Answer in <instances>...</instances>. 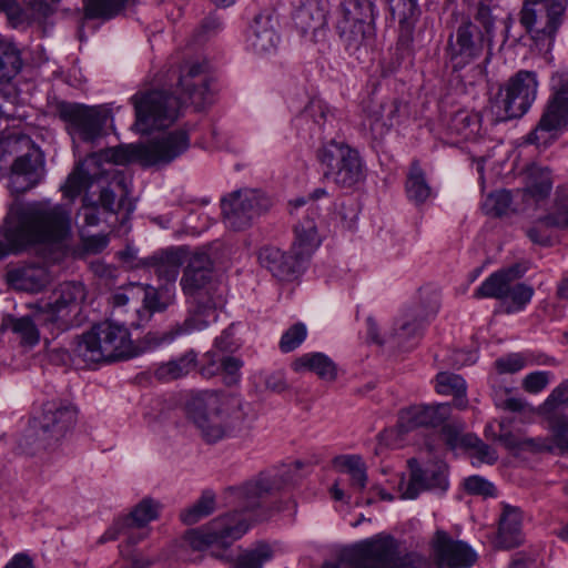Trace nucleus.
Segmentation results:
<instances>
[{
  "label": "nucleus",
  "mask_w": 568,
  "mask_h": 568,
  "mask_svg": "<svg viewBox=\"0 0 568 568\" xmlns=\"http://www.w3.org/2000/svg\"><path fill=\"white\" fill-rule=\"evenodd\" d=\"M244 513V509L227 513L210 523L219 544L227 545L240 539L248 530L250 523L258 520L257 516H246Z\"/></svg>",
  "instance_id": "29"
},
{
  "label": "nucleus",
  "mask_w": 568,
  "mask_h": 568,
  "mask_svg": "<svg viewBox=\"0 0 568 568\" xmlns=\"http://www.w3.org/2000/svg\"><path fill=\"white\" fill-rule=\"evenodd\" d=\"M406 193L416 204L424 203L432 194L425 173L417 161L410 164L406 181Z\"/></svg>",
  "instance_id": "43"
},
{
  "label": "nucleus",
  "mask_w": 568,
  "mask_h": 568,
  "mask_svg": "<svg viewBox=\"0 0 568 568\" xmlns=\"http://www.w3.org/2000/svg\"><path fill=\"white\" fill-rule=\"evenodd\" d=\"M209 64L203 57L187 58L183 57V65L180 68V83L195 82L199 79H205L211 82L207 73Z\"/></svg>",
  "instance_id": "50"
},
{
  "label": "nucleus",
  "mask_w": 568,
  "mask_h": 568,
  "mask_svg": "<svg viewBox=\"0 0 568 568\" xmlns=\"http://www.w3.org/2000/svg\"><path fill=\"white\" fill-rule=\"evenodd\" d=\"M214 90L211 82L199 79L195 82L180 83V116L182 113H197L214 103Z\"/></svg>",
  "instance_id": "27"
},
{
  "label": "nucleus",
  "mask_w": 568,
  "mask_h": 568,
  "mask_svg": "<svg viewBox=\"0 0 568 568\" xmlns=\"http://www.w3.org/2000/svg\"><path fill=\"white\" fill-rule=\"evenodd\" d=\"M433 548L439 568H468L477 559L476 552L466 542L453 540L444 531L436 532Z\"/></svg>",
  "instance_id": "19"
},
{
  "label": "nucleus",
  "mask_w": 568,
  "mask_h": 568,
  "mask_svg": "<svg viewBox=\"0 0 568 568\" xmlns=\"http://www.w3.org/2000/svg\"><path fill=\"white\" fill-rule=\"evenodd\" d=\"M74 354L88 364L109 363L133 356L134 345L124 324L106 320L80 337Z\"/></svg>",
  "instance_id": "5"
},
{
  "label": "nucleus",
  "mask_w": 568,
  "mask_h": 568,
  "mask_svg": "<svg viewBox=\"0 0 568 568\" xmlns=\"http://www.w3.org/2000/svg\"><path fill=\"white\" fill-rule=\"evenodd\" d=\"M180 260L185 263L183 291L191 294L201 290L210 281L213 271V262L209 254L202 250L190 252L186 247L180 246Z\"/></svg>",
  "instance_id": "22"
},
{
  "label": "nucleus",
  "mask_w": 568,
  "mask_h": 568,
  "mask_svg": "<svg viewBox=\"0 0 568 568\" xmlns=\"http://www.w3.org/2000/svg\"><path fill=\"white\" fill-rule=\"evenodd\" d=\"M216 507L215 494L211 490H205L201 497L182 515V520L186 525H193L210 516Z\"/></svg>",
  "instance_id": "45"
},
{
  "label": "nucleus",
  "mask_w": 568,
  "mask_h": 568,
  "mask_svg": "<svg viewBox=\"0 0 568 568\" xmlns=\"http://www.w3.org/2000/svg\"><path fill=\"white\" fill-rule=\"evenodd\" d=\"M222 19L215 13H210L202 20L201 24L195 30L194 36L202 41L213 36H216L219 32L222 31Z\"/></svg>",
  "instance_id": "59"
},
{
  "label": "nucleus",
  "mask_w": 568,
  "mask_h": 568,
  "mask_svg": "<svg viewBox=\"0 0 568 568\" xmlns=\"http://www.w3.org/2000/svg\"><path fill=\"white\" fill-rule=\"evenodd\" d=\"M286 485L285 471L265 470L240 486L229 487L225 495L231 500L239 503L245 511L261 510L255 516L262 519L267 500Z\"/></svg>",
  "instance_id": "11"
},
{
  "label": "nucleus",
  "mask_w": 568,
  "mask_h": 568,
  "mask_svg": "<svg viewBox=\"0 0 568 568\" xmlns=\"http://www.w3.org/2000/svg\"><path fill=\"white\" fill-rule=\"evenodd\" d=\"M207 204L204 199L194 201L184 200L180 203V211L185 215L183 216V232L189 234H199L207 227L206 217L202 210Z\"/></svg>",
  "instance_id": "41"
},
{
  "label": "nucleus",
  "mask_w": 568,
  "mask_h": 568,
  "mask_svg": "<svg viewBox=\"0 0 568 568\" xmlns=\"http://www.w3.org/2000/svg\"><path fill=\"white\" fill-rule=\"evenodd\" d=\"M186 422L207 445L235 438L252 427L240 396L223 390L191 393L183 405Z\"/></svg>",
  "instance_id": "3"
},
{
  "label": "nucleus",
  "mask_w": 568,
  "mask_h": 568,
  "mask_svg": "<svg viewBox=\"0 0 568 568\" xmlns=\"http://www.w3.org/2000/svg\"><path fill=\"white\" fill-rule=\"evenodd\" d=\"M450 129L465 140L481 135V115L478 112L460 110L450 120Z\"/></svg>",
  "instance_id": "42"
},
{
  "label": "nucleus",
  "mask_w": 568,
  "mask_h": 568,
  "mask_svg": "<svg viewBox=\"0 0 568 568\" xmlns=\"http://www.w3.org/2000/svg\"><path fill=\"white\" fill-rule=\"evenodd\" d=\"M568 124V81L547 103L545 111L528 136L530 143L546 146L556 133Z\"/></svg>",
  "instance_id": "16"
},
{
  "label": "nucleus",
  "mask_w": 568,
  "mask_h": 568,
  "mask_svg": "<svg viewBox=\"0 0 568 568\" xmlns=\"http://www.w3.org/2000/svg\"><path fill=\"white\" fill-rule=\"evenodd\" d=\"M537 77L531 71H519L501 87L493 101L491 111L496 121L523 116L537 94Z\"/></svg>",
  "instance_id": "10"
},
{
  "label": "nucleus",
  "mask_w": 568,
  "mask_h": 568,
  "mask_svg": "<svg viewBox=\"0 0 568 568\" xmlns=\"http://www.w3.org/2000/svg\"><path fill=\"white\" fill-rule=\"evenodd\" d=\"M160 504L151 498L142 499L131 513L122 518L116 519L113 525L108 528L99 538V544L115 540L121 534H129L131 528H143L150 521L158 518Z\"/></svg>",
  "instance_id": "23"
},
{
  "label": "nucleus",
  "mask_w": 568,
  "mask_h": 568,
  "mask_svg": "<svg viewBox=\"0 0 568 568\" xmlns=\"http://www.w3.org/2000/svg\"><path fill=\"white\" fill-rule=\"evenodd\" d=\"M215 308L212 303H201L190 311L183 326H180V333L182 331L190 333L195 329H202L209 324L211 318L215 320Z\"/></svg>",
  "instance_id": "48"
},
{
  "label": "nucleus",
  "mask_w": 568,
  "mask_h": 568,
  "mask_svg": "<svg viewBox=\"0 0 568 568\" xmlns=\"http://www.w3.org/2000/svg\"><path fill=\"white\" fill-rule=\"evenodd\" d=\"M72 232V214L67 204L51 200L14 202L9 206L0 240V258L20 251L59 248Z\"/></svg>",
  "instance_id": "2"
},
{
  "label": "nucleus",
  "mask_w": 568,
  "mask_h": 568,
  "mask_svg": "<svg viewBox=\"0 0 568 568\" xmlns=\"http://www.w3.org/2000/svg\"><path fill=\"white\" fill-rule=\"evenodd\" d=\"M564 13H555L554 10L544 7L524 6L520 17L521 24L531 33L536 43L549 49L555 34L561 23Z\"/></svg>",
  "instance_id": "18"
},
{
  "label": "nucleus",
  "mask_w": 568,
  "mask_h": 568,
  "mask_svg": "<svg viewBox=\"0 0 568 568\" xmlns=\"http://www.w3.org/2000/svg\"><path fill=\"white\" fill-rule=\"evenodd\" d=\"M422 331V322L406 316L396 324L394 337L397 338L398 345L406 344L409 339L417 337Z\"/></svg>",
  "instance_id": "54"
},
{
  "label": "nucleus",
  "mask_w": 568,
  "mask_h": 568,
  "mask_svg": "<svg viewBox=\"0 0 568 568\" xmlns=\"http://www.w3.org/2000/svg\"><path fill=\"white\" fill-rule=\"evenodd\" d=\"M307 329L302 323L292 325L281 337L280 348L284 353H288L297 348L306 338Z\"/></svg>",
  "instance_id": "53"
},
{
  "label": "nucleus",
  "mask_w": 568,
  "mask_h": 568,
  "mask_svg": "<svg viewBox=\"0 0 568 568\" xmlns=\"http://www.w3.org/2000/svg\"><path fill=\"white\" fill-rule=\"evenodd\" d=\"M219 544L213 536V529L210 525L205 530L190 529L183 536V546H189L194 550H201L210 545Z\"/></svg>",
  "instance_id": "52"
},
{
  "label": "nucleus",
  "mask_w": 568,
  "mask_h": 568,
  "mask_svg": "<svg viewBox=\"0 0 568 568\" xmlns=\"http://www.w3.org/2000/svg\"><path fill=\"white\" fill-rule=\"evenodd\" d=\"M468 446L474 448L473 458L477 463H485L491 465L498 458L497 453L493 448H490L488 445H486L476 437H473L471 445Z\"/></svg>",
  "instance_id": "61"
},
{
  "label": "nucleus",
  "mask_w": 568,
  "mask_h": 568,
  "mask_svg": "<svg viewBox=\"0 0 568 568\" xmlns=\"http://www.w3.org/2000/svg\"><path fill=\"white\" fill-rule=\"evenodd\" d=\"M552 190V179L547 168L532 164L527 168L525 186L517 189V197L529 211H537L548 199Z\"/></svg>",
  "instance_id": "21"
},
{
  "label": "nucleus",
  "mask_w": 568,
  "mask_h": 568,
  "mask_svg": "<svg viewBox=\"0 0 568 568\" xmlns=\"http://www.w3.org/2000/svg\"><path fill=\"white\" fill-rule=\"evenodd\" d=\"M526 366V358L518 353L508 354L495 361L499 374H515Z\"/></svg>",
  "instance_id": "57"
},
{
  "label": "nucleus",
  "mask_w": 568,
  "mask_h": 568,
  "mask_svg": "<svg viewBox=\"0 0 568 568\" xmlns=\"http://www.w3.org/2000/svg\"><path fill=\"white\" fill-rule=\"evenodd\" d=\"M403 108L397 100L369 98L363 106V125L374 139H382L398 123Z\"/></svg>",
  "instance_id": "17"
},
{
  "label": "nucleus",
  "mask_w": 568,
  "mask_h": 568,
  "mask_svg": "<svg viewBox=\"0 0 568 568\" xmlns=\"http://www.w3.org/2000/svg\"><path fill=\"white\" fill-rule=\"evenodd\" d=\"M550 382V373L538 371L528 374L523 381V387L530 394L541 392Z\"/></svg>",
  "instance_id": "60"
},
{
  "label": "nucleus",
  "mask_w": 568,
  "mask_h": 568,
  "mask_svg": "<svg viewBox=\"0 0 568 568\" xmlns=\"http://www.w3.org/2000/svg\"><path fill=\"white\" fill-rule=\"evenodd\" d=\"M243 365V361L239 357L220 355L215 351H209L205 354V364L201 367V374L204 377L220 375L226 386H233L241 381Z\"/></svg>",
  "instance_id": "26"
},
{
  "label": "nucleus",
  "mask_w": 568,
  "mask_h": 568,
  "mask_svg": "<svg viewBox=\"0 0 568 568\" xmlns=\"http://www.w3.org/2000/svg\"><path fill=\"white\" fill-rule=\"evenodd\" d=\"M272 557L271 547L266 544H258L239 556L235 568H263V565Z\"/></svg>",
  "instance_id": "49"
},
{
  "label": "nucleus",
  "mask_w": 568,
  "mask_h": 568,
  "mask_svg": "<svg viewBox=\"0 0 568 568\" xmlns=\"http://www.w3.org/2000/svg\"><path fill=\"white\" fill-rule=\"evenodd\" d=\"M40 324L36 316L33 320L28 316L11 320V329L20 338L21 344L27 346H34L39 342V332L37 324ZM44 325L43 323H41Z\"/></svg>",
  "instance_id": "51"
},
{
  "label": "nucleus",
  "mask_w": 568,
  "mask_h": 568,
  "mask_svg": "<svg viewBox=\"0 0 568 568\" xmlns=\"http://www.w3.org/2000/svg\"><path fill=\"white\" fill-rule=\"evenodd\" d=\"M138 265L153 270L159 277L174 281L178 268V254L174 250H164L140 260Z\"/></svg>",
  "instance_id": "40"
},
{
  "label": "nucleus",
  "mask_w": 568,
  "mask_h": 568,
  "mask_svg": "<svg viewBox=\"0 0 568 568\" xmlns=\"http://www.w3.org/2000/svg\"><path fill=\"white\" fill-rule=\"evenodd\" d=\"M239 347L234 339L233 332L229 328L221 333L214 341V346L211 351H215L220 355H227Z\"/></svg>",
  "instance_id": "62"
},
{
  "label": "nucleus",
  "mask_w": 568,
  "mask_h": 568,
  "mask_svg": "<svg viewBox=\"0 0 568 568\" xmlns=\"http://www.w3.org/2000/svg\"><path fill=\"white\" fill-rule=\"evenodd\" d=\"M521 542V513L516 507L505 505L499 517L498 532L494 544L497 548L510 549Z\"/></svg>",
  "instance_id": "32"
},
{
  "label": "nucleus",
  "mask_w": 568,
  "mask_h": 568,
  "mask_svg": "<svg viewBox=\"0 0 568 568\" xmlns=\"http://www.w3.org/2000/svg\"><path fill=\"white\" fill-rule=\"evenodd\" d=\"M450 415L449 404L412 405L398 413L397 425L379 434V439L386 446H400L404 436L420 427H437Z\"/></svg>",
  "instance_id": "13"
},
{
  "label": "nucleus",
  "mask_w": 568,
  "mask_h": 568,
  "mask_svg": "<svg viewBox=\"0 0 568 568\" xmlns=\"http://www.w3.org/2000/svg\"><path fill=\"white\" fill-rule=\"evenodd\" d=\"M565 406H568V379L555 387L542 404L544 410L548 413Z\"/></svg>",
  "instance_id": "58"
},
{
  "label": "nucleus",
  "mask_w": 568,
  "mask_h": 568,
  "mask_svg": "<svg viewBox=\"0 0 568 568\" xmlns=\"http://www.w3.org/2000/svg\"><path fill=\"white\" fill-rule=\"evenodd\" d=\"M349 568H428L417 555L394 560V541L389 537H375L356 545L344 558Z\"/></svg>",
  "instance_id": "9"
},
{
  "label": "nucleus",
  "mask_w": 568,
  "mask_h": 568,
  "mask_svg": "<svg viewBox=\"0 0 568 568\" xmlns=\"http://www.w3.org/2000/svg\"><path fill=\"white\" fill-rule=\"evenodd\" d=\"M549 227H568V203L559 196L556 197L554 212L539 219L534 226L528 229L527 236L535 244L548 246L551 244V236L547 232Z\"/></svg>",
  "instance_id": "30"
},
{
  "label": "nucleus",
  "mask_w": 568,
  "mask_h": 568,
  "mask_svg": "<svg viewBox=\"0 0 568 568\" xmlns=\"http://www.w3.org/2000/svg\"><path fill=\"white\" fill-rule=\"evenodd\" d=\"M272 205L270 197L255 189H241L223 197L221 202L225 225L233 231L248 229Z\"/></svg>",
  "instance_id": "12"
},
{
  "label": "nucleus",
  "mask_w": 568,
  "mask_h": 568,
  "mask_svg": "<svg viewBox=\"0 0 568 568\" xmlns=\"http://www.w3.org/2000/svg\"><path fill=\"white\" fill-rule=\"evenodd\" d=\"M483 211L490 216H505L513 213L529 212L524 207L520 197H517V190H499L487 195L483 202Z\"/></svg>",
  "instance_id": "35"
},
{
  "label": "nucleus",
  "mask_w": 568,
  "mask_h": 568,
  "mask_svg": "<svg viewBox=\"0 0 568 568\" xmlns=\"http://www.w3.org/2000/svg\"><path fill=\"white\" fill-rule=\"evenodd\" d=\"M57 112L67 124L73 140L94 142L103 135V129L111 112L103 105L88 106L79 103L61 102Z\"/></svg>",
  "instance_id": "14"
},
{
  "label": "nucleus",
  "mask_w": 568,
  "mask_h": 568,
  "mask_svg": "<svg viewBox=\"0 0 568 568\" xmlns=\"http://www.w3.org/2000/svg\"><path fill=\"white\" fill-rule=\"evenodd\" d=\"M435 389L439 395L454 396V406L458 409L467 407L466 383L462 376L440 372L435 377Z\"/></svg>",
  "instance_id": "37"
},
{
  "label": "nucleus",
  "mask_w": 568,
  "mask_h": 568,
  "mask_svg": "<svg viewBox=\"0 0 568 568\" xmlns=\"http://www.w3.org/2000/svg\"><path fill=\"white\" fill-rule=\"evenodd\" d=\"M534 293L532 286L515 282L507 292V301L503 302L505 312L511 314L523 311L530 303Z\"/></svg>",
  "instance_id": "47"
},
{
  "label": "nucleus",
  "mask_w": 568,
  "mask_h": 568,
  "mask_svg": "<svg viewBox=\"0 0 568 568\" xmlns=\"http://www.w3.org/2000/svg\"><path fill=\"white\" fill-rule=\"evenodd\" d=\"M175 406L170 405L168 408H162L152 423V430L159 436H165L169 428L173 429L175 426Z\"/></svg>",
  "instance_id": "56"
},
{
  "label": "nucleus",
  "mask_w": 568,
  "mask_h": 568,
  "mask_svg": "<svg viewBox=\"0 0 568 568\" xmlns=\"http://www.w3.org/2000/svg\"><path fill=\"white\" fill-rule=\"evenodd\" d=\"M393 18L400 24L399 41L409 43L412 40L413 24L410 19L418 13L417 0H385Z\"/></svg>",
  "instance_id": "38"
},
{
  "label": "nucleus",
  "mask_w": 568,
  "mask_h": 568,
  "mask_svg": "<svg viewBox=\"0 0 568 568\" xmlns=\"http://www.w3.org/2000/svg\"><path fill=\"white\" fill-rule=\"evenodd\" d=\"M296 373L312 372L325 382H335L337 378L336 364L323 353L303 354L292 363Z\"/></svg>",
  "instance_id": "33"
},
{
  "label": "nucleus",
  "mask_w": 568,
  "mask_h": 568,
  "mask_svg": "<svg viewBox=\"0 0 568 568\" xmlns=\"http://www.w3.org/2000/svg\"><path fill=\"white\" fill-rule=\"evenodd\" d=\"M507 449H519L531 453H540V437H527L520 434L507 432L500 423V434L496 438Z\"/></svg>",
  "instance_id": "46"
},
{
  "label": "nucleus",
  "mask_w": 568,
  "mask_h": 568,
  "mask_svg": "<svg viewBox=\"0 0 568 568\" xmlns=\"http://www.w3.org/2000/svg\"><path fill=\"white\" fill-rule=\"evenodd\" d=\"M292 204L298 217L294 226L295 239L292 244L294 256L287 255L276 247H263L258 253L261 266L282 281L294 277L300 263L311 256L321 242L315 225L317 207L314 203L312 202L307 207H304L307 202L304 199H298Z\"/></svg>",
  "instance_id": "4"
},
{
  "label": "nucleus",
  "mask_w": 568,
  "mask_h": 568,
  "mask_svg": "<svg viewBox=\"0 0 568 568\" xmlns=\"http://www.w3.org/2000/svg\"><path fill=\"white\" fill-rule=\"evenodd\" d=\"M19 50L4 39H0V83L8 82L21 70Z\"/></svg>",
  "instance_id": "44"
},
{
  "label": "nucleus",
  "mask_w": 568,
  "mask_h": 568,
  "mask_svg": "<svg viewBox=\"0 0 568 568\" xmlns=\"http://www.w3.org/2000/svg\"><path fill=\"white\" fill-rule=\"evenodd\" d=\"M465 489L470 494L490 496L494 494V486L479 476H470L465 480Z\"/></svg>",
  "instance_id": "63"
},
{
  "label": "nucleus",
  "mask_w": 568,
  "mask_h": 568,
  "mask_svg": "<svg viewBox=\"0 0 568 568\" xmlns=\"http://www.w3.org/2000/svg\"><path fill=\"white\" fill-rule=\"evenodd\" d=\"M333 466L341 473H345L351 478V485L362 491L367 484V468L358 455H339L333 459Z\"/></svg>",
  "instance_id": "39"
},
{
  "label": "nucleus",
  "mask_w": 568,
  "mask_h": 568,
  "mask_svg": "<svg viewBox=\"0 0 568 568\" xmlns=\"http://www.w3.org/2000/svg\"><path fill=\"white\" fill-rule=\"evenodd\" d=\"M410 479L404 486L400 485L402 498L414 499L424 489L440 488L447 486L444 465L436 466L435 469H422L416 459H409Z\"/></svg>",
  "instance_id": "24"
},
{
  "label": "nucleus",
  "mask_w": 568,
  "mask_h": 568,
  "mask_svg": "<svg viewBox=\"0 0 568 568\" xmlns=\"http://www.w3.org/2000/svg\"><path fill=\"white\" fill-rule=\"evenodd\" d=\"M317 160L326 180L338 187H352L364 180L358 152L344 142L331 140L317 151Z\"/></svg>",
  "instance_id": "8"
},
{
  "label": "nucleus",
  "mask_w": 568,
  "mask_h": 568,
  "mask_svg": "<svg viewBox=\"0 0 568 568\" xmlns=\"http://www.w3.org/2000/svg\"><path fill=\"white\" fill-rule=\"evenodd\" d=\"M336 31L344 49L355 54L375 36L374 4L371 0H344Z\"/></svg>",
  "instance_id": "6"
},
{
  "label": "nucleus",
  "mask_w": 568,
  "mask_h": 568,
  "mask_svg": "<svg viewBox=\"0 0 568 568\" xmlns=\"http://www.w3.org/2000/svg\"><path fill=\"white\" fill-rule=\"evenodd\" d=\"M84 300L85 290L81 283H62L53 291L50 302L36 305V320L64 329L69 326L70 314L78 311Z\"/></svg>",
  "instance_id": "15"
},
{
  "label": "nucleus",
  "mask_w": 568,
  "mask_h": 568,
  "mask_svg": "<svg viewBox=\"0 0 568 568\" xmlns=\"http://www.w3.org/2000/svg\"><path fill=\"white\" fill-rule=\"evenodd\" d=\"M306 115L311 116L320 126H323L327 122V118L331 116L327 106L321 101L311 102L306 109Z\"/></svg>",
  "instance_id": "64"
},
{
  "label": "nucleus",
  "mask_w": 568,
  "mask_h": 568,
  "mask_svg": "<svg viewBox=\"0 0 568 568\" xmlns=\"http://www.w3.org/2000/svg\"><path fill=\"white\" fill-rule=\"evenodd\" d=\"M135 111V126L143 134H160L148 143L110 148L89 155L68 176L62 191L73 199L104 174L102 164L124 165L138 162L143 166L166 164L174 160L178 150V113L170 106V98L161 91L136 92L130 99Z\"/></svg>",
  "instance_id": "1"
},
{
  "label": "nucleus",
  "mask_w": 568,
  "mask_h": 568,
  "mask_svg": "<svg viewBox=\"0 0 568 568\" xmlns=\"http://www.w3.org/2000/svg\"><path fill=\"white\" fill-rule=\"evenodd\" d=\"M442 437L446 445L455 449L457 447L471 445L473 436L463 435V426L448 424L442 428Z\"/></svg>",
  "instance_id": "55"
},
{
  "label": "nucleus",
  "mask_w": 568,
  "mask_h": 568,
  "mask_svg": "<svg viewBox=\"0 0 568 568\" xmlns=\"http://www.w3.org/2000/svg\"><path fill=\"white\" fill-rule=\"evenodd\" d=\"M549 436L540 437V453L568 455V415L554 417L549 422Z\"/></svg>",
  "instance_id": "36"
},
{
  "label": "nucleus",
  "mask_w": 568,
  "mask_h": 568,
  "mask_svg": "<svg viewBox=\"0 0 568 568\" xmlns=\"http://www.w3.org/2000/svg\"><path fill=\"white\" fill-rule=\"evenodd\" d=\"M75 408L62 400H50L42 405L41 415L38 418L45 439L59 440L75 423Z\"/></svg>",
  "instance_id": "20"
},
{
  "label": "nucleus",
  "mask_w": 568,
  "mask_h": 568,
  "mask_svg": "<svg viewBox=\"0 0 568 568\" xmlns=\"http://www.w3.org/2000/svg\"><path fill=\"white\" fill-rule=\"evenodd\" d=\"M328 4L324 0H302L293 12V21L303 33L317 31L327 22Z\"/></svg>",
  "instance_id": "31"
},
{
  "label": "nucleus",
  "mask_w": 568,
  "mask_h": 568,
  "mask_svg": "<svg viewBox=\"0 0 568 568\" xmlns=\"http://www.w3.org/2000/svg\"><path fill=\"white\" fill-rule=\"evenodd\" d=\"M52 280V275L44 265H28L10 273L12 285L26 292H39Z\"/></svg>",
  "instance_id": "34"
},
{
  "label": "nucleus",
  "mask_w": 568,
  "mask_h": 568,
  "mask_svg": "<svg viewBox=\"0 0 568 568\" xmlns=\"http://www.w3.org/2000/svg\"><path fill=\"white\" fill-rule=\"evenodd\" d=\"M278 36L273 20L268 16H256L251 26L247 47L258 57H270L276 52Z\"/></svg>",
  "instance_id": "28"
},
{
  "label": "nucleus",
  "mask_w": 568,
  "mask_h": 568,
  "mask_svg": "<svg viewBox=\"0 0 568 568\" xmlns=\"http://www.w3.org/2000/svg\"><path fill=\"white\" fill-rule=\"evenodd\" d=\"M483 29L470 20H464L448 40V57L454 70H459L478 59L486 42H491L494 20L487 9H480L476 18Z\"/></svg>",
  "instance_id": "7"
},
{
  "label": "nucleus",
  "mask_w": 568,
  "mask_h": 568,
  "mask_svg": "<svg viewBox=\"0 0 568 568\" xmlns=\"http://www.w3.org/2000/svg\"><path fill=\"white\" fill-rule=\"evenodd\" d=\"M525 270L519 264H515L490 274L481 285L475 291L476 298H497L507 301V292L510 286L523 277Z\"/></svg>",
  "instance_id": "25"
}]
</instances>
